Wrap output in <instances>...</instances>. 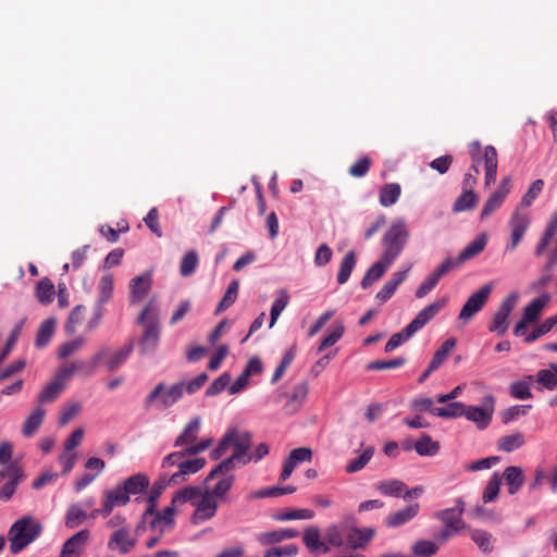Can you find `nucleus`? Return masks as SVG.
Masks as SVG:
<instances>
[{
  "mask_svg": "<svg viewBox=\"0 0 557 557\" xmlns=\"http://www.w3.org/2000/svg\"><path fill=\"white\" fill-rule=\"evenodd\" d=\"M251 443L252 437L249 432L240 431L236 428L230 429L212 450L211 458L215 460L221 458L231 447L233 448V454L211 470V476L223 469L233 470L237 465L245 466L249 463L248 454Z\"/></svg>",
  "mask_w": 557,
  "mask_h": 557,
  "instance_id": "1",
  "label": "nucleus"
},
{
  "mask_svg": "<svg viewBox=\"0 0 557 557\" xmlns=\"http://www.w3.org/2000/svg\"><path fill=\"white\" fill-rule=\"evenodd\" d=\"M206 465L202 457H193L185 450L166 455L162 460L163 473L177 485L186 481L187 476L201 470Z\"/></svg>",
  "mask_w": 557,
  "mask_h": 557,
  "instance_id": "2",
  "label": "nucleus"
},
{
  "mask_svg": "<svg viewBox=\"0 0 557 557\" xmlns=\"http://www.w3.org/2000/svg\"><path fill=\"white\" fill-rule=\"evenodd\" d=\"M42 532L41 523L33 516H23L10 528L8 537L12 554H18L32 544Z\"/></svg>",
  "mask_w": 557,
  "mask_h": 557,
  "instance_id": "3",
  "label": "nucleus"
},
{
  "mask_svg": "<svg viewBox=\"0 0 557 557\" xmlns=\"http://www.w3.org/2000/svg\"><path fill=\"white\" fill-rule=\"evenodd\" d=\"M184 395V382L166 385L158 383L145 397L146 410L165 411L174 406Z\"/></svg>",
  "mask_w": 557,
  "mask_h": 557,
  "instance_id": "4",
  "label": "nucleus"
},
{
  "mask_svg": "<svg viewBox=\"0 0 557 557\" xmlns=\"http://www.w3.org/2000/svg\"><path fill=\"white\" fill-rule=\"evenodd\" d=\"M138 322L144 325V334L139 341L140 354L153 352L159 344L160 330L158 323V308L153 301H149L138 317Z\"/></svg>",
  "mask_w": 557,
  "mask_h": 557,
  "instance_id": "5",
  "label": "nucleus"
},
{
  "mask_svg": "<svg viewBox=\"0 0 557 557\" xmlns=\"http://www.w3.org/2000/svg\"><path fill=\"white\" fill-rule=\"evenodd\" d=\"M409 238V231L404 219L394 220L382 238L383 253L386 261L395 262Z\"/></svg>",
  "mask_w": 557,
  "mask_h": 557,
  "instance_id": "6",
  "label": "nucleus"
},
{
  "mask_svg": "<svg viewBox=\"0 0 557 557\" xmlns=\"http://www.w3.org/2000/svg\"><path fill=\"white\" fill-rule=\"evenodd\" d=\"M532 218L529 210L515 208L508 220L509 239L505 252H513L520 245L531 226Z\"/></svg>",
  "mask_w": 557,
  "mask_h": 557,
  "instance_id": "7",
  "label": "nucleus"
},
{
  "mask_svg": "<svg viewBox=\"0 0 557 557\" xmlns=\"http://www.w3.org/2000/svg\"><path fill=\"white\" fill-rule=\"evenodd\" d=\"M493 292V284L488 283L481 286L474 292L462 306L458 320L463 324L468 323L478 312H480L486 305Z\"/></svg>",
  "mask_w": 557,
  "mask_h": 557,
  "instance_id": "8",
  "label": "nucleus"
},
{
  "mask_svg": "<svg viewBox=\"0 0 557 557\" xmlns=\"http://www.w3.org/2000/svg\"><path fill=\"white\" fill-rule=\"evenodd\" d=\"M104 350H100L99 352H97L94 356L91 363L89 366H87L83 361L64 364L59 368L52 380H54L57 383L61 384V386L65 388L66 383L71 380V377L74 375L76 371H85L86 375H92L97 367L99 366L100 361L104 357Z\"/></svg>",
  "mask_w": 557,
  "mask_h": 557,
  "instance_id": "9",
  "label": "nucleus"
},
{
  "mask_svg": "<svg viewBox=\"0 0 557 557\" xmlns=\"http://www.w3.org/2000/svg\"><path fill=\"white\" fill-rule=\"evenodd\" d=\"M518 302V294H509L500 304L496 311L492 323L488 326L490 332H495L498 335H504L509 326L508 318Z\"/></svg>",
  "mask_w": 557,
  "mask_h": 557,
  "instance_id": "10",
  "label": "nucleus"
},
{
  "mask_svg": "<svg viewBox=\"0 0 557 557\" xmlns=\"http://www.w3.org/2000/svg\"><path fill=\"white\" fill-rule=\"evenodd\" d=\"M511 189V180L509 176L504 177L499 184V186L496 188L494 193L490 195V197L486 199L480 218L482 220H485L488 218L493 212L498 210L503 203L505 202L507 196L509 195Z\"/></svg>",
  "mask_w": 557,
  "mask_h": 557,
  "instance_id": "11",
  "label": "nucleus"
},
{
  "mask_svg": "<svg viewBox=\"0 0 557 557\" xmlns=\"http://www.w3.org/2000/svg\"><path fill=\"white\" fill-rule=\"evenodd\" d=\"M448 298L442 297L434 302L423 308L414 319L407 325L409 335H414L420 331L429 321H431L447 304Z\"/></svg>",
  "mask_w": 557,
  "mask_h": 557,
  "instance_id": "12",
  "label": "nucleus"
},
{
  "mask_svg": "<svg viewBox=\"0 0 557 557\" xmlns=\"http://www.w3.org/2000/svg\"><path fill=\"white\" fill-rule=\"evenodd\" d=\"M195 507L196 509L191 517V522L199 524L215 516L219 500L207 492H201V496L196 500Z\"/></svg>",
  "mask_w": 557,
  "mask_h": 557,
  "instance_id": "13",
  "label": "nucleus"
},
{
  "mask_svg": "<svg viewBox=\"0 0 557 557\" xmlns=\"http://www.w3.org/2000/svg\"><path fill=\"white\" fill-rule=\"evenodd\" d=\"M465 511V502L462 498L455 500V507L446 508L436 512V518L441 520L447 529L459 531L465 527L462 513Z\"/></svg>",
  "mask_w": 557,
  "mask_h": 557,
  "instance_id": "14",
  "label": "nucleus"
},
{
  "mask_svg": "<svg viewBox=\"0 0 557 557\" xmlns=\"http://www.w3.org/2000/svg\"><path fill=\"white\" fill-rule=\"evenodd\" d=\"M232 470L223 469L216 474L211 476V472L208 474L206 482L216 480L212 487L207 488L205 492L215 497L216 499L222 498L231 490L234 483V475L231 473Z\"/></svg>",
  "mask_w": 557,
  "mask_h": 557,
  "instance_id": "15",
  "label": "nucleus"
},
{
  "mask_svg": "<svg viewBox=\"0 0 557 557\" xmlns=\"http://www.w3.org/2000/svg\"><path fill=\"white\" fill-rule=\"evenodd\" d=\"M151 285L152 276L149 272L132 278L129 282V302L136 305L143 301L149 294Z\"/></svg>",
  "mask_w": 557,
  "mask_h": 557,
  "instance_id": "16",
  "label": "nucleus"
},
{
  "mask_svg": "<svg viewBox=\"0 0 557 557\" xmlns=\"http://www.w3.org/2000/svg\"><path fill=\"white\" fill-rule=\"evenodd\" d=\"M8 481L0 488V500L8 502L14 495L17 485L22 482L24 473L21 467L15 463H9L5 469Z\"/></svg>",
  "mask_w": 557,
  "mask_h": 557,
  "instance_id": "17",
  "label": "nucleus"
},
{
  "mask_svg": "<svg viewBox=\"0 0 557 557\" xmlns=\"http://www.w3.org/2000/svg\"><path fill=\"white\" fill-rule=\"evenodd\" d=\"M136 539L131 536L128 528H121L112 533L108 541V548L125 555L136 546Z\"/></svg>",
  "mask_w": 557,
  "mask_h": 557,
  "instance_id": "18",
  "label": "nucleus"
},
{
  "mask_svg": "<svg viewBox=\"0 0 557 557\" xmlns=\"http://www.w3.org/2000/svg\"><path fill=\"white\" fill-rule=\"evenodd\" d=\"M89 536L90 532L87 529L76 532L63 544L60 555L64 557H79Z\"/></svg>",
  "mask_w": 557,
  "mask_h": 557,
  "instance_id": "19",
  "label": "nucleus"
},
{
  "mask_svg": "<svg viewBox=\"0 0 557 557\" xmlns=\"http://www.w3.org/2000/svg\"><path fill=\"white\" fill-rule=\"evenodd\" d=\"M491 401L490 406L485 407H474L469 406L466 408L465 417L476 424L479 429H485L492 421L494 407H493V397L488 398Z\"/></svg>",
  "mask_w": 557,
  "mask_h": 557,
  "instance_id": "20",
  "label": "nucleus"
},
{
  "mask_svg": "<svg viewBox=\"0 0 557 557\" xmlns=\"http://www.w3.org/2000/svg\"><path fill=\"white\" fill-rule=\"evenodd\" d=\"M176 508L172 504L165 507L163 510L156 511L152 515L153 519L150 522L151 529L163 534L168 530L172 529L175 521Z\"/></svg>",
  "mask_w": 557,
  "mask_h": 557,
  "instance_id": "21",
  "label": "nucleus"
},
{
  "mask_svg": "<svg viewBox=\"0 0 557 557\" xmlns=\"http://www.w3.org/2000/svg\"><path fill=\"white\" fill-rule=\"evenodd\" d=\"M410 270L411 264H409L403 271H397L393 273L391 278L387 280L383 287L377 292L375 298L381 302L387 301L394 295L398 286L407 278Z\"/></svg>",
  "mask_w": 557,
  "mask_h": 557,
  "instance_id": "22",
  "label": "nucleus"
},
{
  "mask_svg": "<svg viewBox=\"0 0 557 557\" xmlns=\"http://www.w3.org/2000/svg\"><path fill=\"white\" fill-rule=\"evenodd\" d=\"M102 502L104 503V510H114L115 507L126 506L131 498L127 496L121 483L112 488H108L103 492Z\"/></svg>",
  "mask_w": 557,
  "mask_h": 557,
  "instance_id": "23",
  "label": "nucleus"
},
{
  "mask_svg": "<svg viewBox=\"0 0 557 557\" xmlns=\"http://www.w3.org/2000/svg\"><path fill=\"white\" fill-rule=\"evenodd\" d=\"M170 485H174V484L164 473H162L160 475V478L153 483V485L150 490V494H149V497L147 500L148 507L143 515V519L146 520V519H148V517H150L154 513L158 498L160 497L162 492Z\"/></svg>",
  "mask_w": 557,
  "mask_h": 557,
  "instance_id": "24",
  "label": "nucleus"
},
{
  "mask_svg": "<svg viewBox=\"0 0 557 557\" xmlns=\"http://www.w3.org/2000/svg\"><path fill=\"white\" fill-rule=\"evenodd\" d=\"M121 485L131 498V495L145 493L150 485V480L147 474L139 472L125 479Z\"/></svg>",
  "mask_w": 557,
  "mask_h": 557,
  "instance_id": "25",
  "label": "nucleus"
},
{
  "mask_svg": "<svg viewBox=\"0 0 557 557\" xmlns=\"http://www.w3.org/2000/svg\"><path fill=\"white\" fill-rule=\"evenodd\" d=\"M420 505L418 503L411 504L386 518V525L389 528H398L412 520L419 512Z\"/></svg>",
  "mask_w": 557,
  "mask_h": 557,
  "instance_id": "26",
  "label": "nucleus"
},
{
  "mask_svg": "<svg viewBox=\"0 0 557 557\" xmlns=\"http://www.w3.org/2000/svg\"><path fill=\"white\" fill-rule=\"evenodd\" d=\"M469 151H470V154H471V158H472V166H471V171H473L474 174L472 173H467L463 177V189H470L472 190L473 186L475 185L476 183V175L479 174V168H478V164L481 162L482 160V157H481V145L479 141H473L469 145Z\"/></svg>",
  "mask_w": 557,
  "mask_h": 557,
  "instance_id": "27",
  "label": "nucleus"
},
{
  "mask_svg": "<svg viewBox=\"0 0 557 557\" xmlns=\"http://www.w3.org/2000/svg\"><path fill=\"white\" fill-rule=\"evenodd\" d=\"M488 242L487 233H481L476 238L469 243L458 255L461 264L476 256H479L486 247Z\"/></svg>",
  "mask_w": 557,
  "mask_h": 557,
  "instance_id": "28",
  "label": "nucleus"
},
{
  "mask_svg": "<svg viewBox=\"0 0 557 557\" xmlns=\"http://www.w3.org/2000/svg\"><path fill=\"white\" fill-rule=\"evenodd\" d=\"M201 426V419L199 417H195L191 419L187 425L184 428L182 433L176 437L174 442L175 447H184L189 446L194 442H196L197 436L199 434Z\"/></svg>",
  "mask_w": 557,
  "mask_h": 557,
  "instance_id": "29",
  "label": "nucleus"
},
{
  "mask_svg": "<svg viewBox=\"0 0 557 557\" xmlns=\"http://www.w3.org/2000/svg\"><path fill=\"white\" fill-rule=\"evenodd\" d=\"M393 263L394 262L392 261L387 262L386 259L381 256V258L371 265V268L367 271L366 275L361 280L362 288L367 289L374 282L380 280Z\"/></svg>",
  "mask_w": 557,
  "mask_h": 557,
  "instance_id": "30",
  "label": "nucleus"
},
{
  "mask_svg": "<svg viewBox=\"0 0 557 557\" xmlns=\"http://www.w3.org/2000/svg\"><path fill=\"white\" fill-rule=\"evenodd\" d=\"M469 535L483 554H490L494 550L496 539L491 532L483 529H472Z\"/></svg>",
  "mask_w": 557,
  "mask_h": 557,
  "instance_id": "31",
  "label": "nucleus"
},
{
  "mask_svg": "<svg viewBox=\"0 0 557 557\" xmlns=\"http://www.w3.org/2000/svg\"><path fill=\"white\" fill-rule=\"evenodd\" d=\"M483 160L485 165V185L490 186L495 182L497 175L498 159L495 147H485Z\"/></svg>",
  "mask_w": 557,
  "mask_h": 557,
  "instance_id": "32",
  "label": "nucleus"
},
{
  "mask_svg": "<svg viewBox=\"0 0 557 557\" xmlns=\"http://www.w3.org/2000/svg\"><path fill=\"white\" fill-rule=\"evenodd\" d=\"M86 519L88 513L84 506L79 503L71 504L65 512L64 524L67 529H75L79 527Z\"/></svg>",
  "mask_w": 557,
  "mask_h": 557,
  "instance_id": "33",
  "label": "nucleus"
},
{
  "mask_svg": "<svg viewBox=\"0 0 557 557\" xmlns=\"http://www.w3.org/2000/svg\"><path fill=\"white\" fill-rule=\"evenodd\" d=\"M305 545L312 553H327L329 546L321 540L320 530L315 527H310L305 530L302 536Z\"/></svg>",
  "mask_w": 557,
  "mask_h": 557,
  "instance_id": "34",
  "label": "nucleus"
},
{
  "mask_svg": "<svg viewBox=\"0 0 557 557\" xmlns=\"http://www.w3.org/2000/svg\"><path fill=\"white\" fill-rule=\"evenodd\" d=\"M550 301V295L549 294H542L541 296L534 298L523 310L522 318L525 319V321H529L531 323L535 322L537 318L540 317L543 309L548 305Z\"/></svg>",
  "mask_w": 557,
  "mask_h": 557,
  "instance_id": "35",
  "label": "nucleus"
},
{
  "mask_svg": "<svg viewBox=\"0 0 557 557\" xmlns=\"http://www.w3.org/2000/svg\"><path fill=\"white\" fill-rule=\"evenodd\" d=\"M504 479L510 495L518 493L524 483L523 471L520 467L516 466H510L505 469Z\"/></svg>",
  "mask_w": 557,
  "mask_h": 557,
  "instance_id": "36",
  "label": "nucleus"
},
{
  "mask_svg": "<svg viewBox=\"0 0 557 557\" xmlns=\"http://www.w3.org/2000/svg\"><path fill=\"white\" fill-rule=\"evenodd\" d=\"M45 414L46 410L41 406L36 407L23 423V435L26 437L33 436L41 425Z\"/></svg>",
  "mask_w": 557,
  "mask_h": 557,
  "instance_id": "37",
  "label": "nucleus"
},
{
  "mask_svg": "<svg viewBox=\"0 0 557 557\" xmlns=\"http://www.w3.org/2000/svg\"><path fill=\"white\" fill-rule=\"evenodd\" d=\"M98 298L96 306L104 308V305L112 298L114 292V280L112 274H104L98 283Z\"/></svg>",
  "mask_w": 557,
  "mask_h": 557,
  "instance_id": "38",
  "label": "nucleus"
},
{
  "mask_svg": "<svg viewBox=\"0 0 557 557\" xmlns=\"http://www.w3.org/2000/svg\"><path fill=\"white\" fill-rule=\"evenodd\" d=\"M376 490L385 496L403 497L406 490V484L397 479L382 480L376 483Z\"/></svg>",
  "mask_w": 557,
  "mask_h": 557,
  "instance_id": "39",
  "label": "nucleus"
},
{
  "mask_svg": "<svg viewBox=\"0 0 557 557\" xmlns=\"http://www.w3.org/2000/svg\"><path fill=\"white\" fill-rule=\"evenodd\" d=\"M401 194V188L398 183H389L380 189L379 202L382 207H391L395 205Z\"/></svg>",
  "mask_w": 557,
  "mask_h": 557,
  "instance_id": "40",
  "label": "nucleus"
},
{
  "mask_svg": "<svg viewBox=\"0 0 557 557\" xmlns=\"http://www.w3.org/2000/svg\"><path fill=\"white\" fill-rule=\"evenodd\" d=\"M373 535H374L373 529L354 528L350 530V532L348 534V544L355 549L362 548L372 540Z\"/></svg>",
  "mask_w": 557,
  "mask_h": 557,
  "instance_id": "41",
  "label": "nucleus"
},
{
  "mask_svg": "<svg viewBox=\"0 0 557 557\" xmlns=\"http://www.w3.org/2000/svg\"><path fill=\"white\" fill-rule=\"evenodd\" d=\"M525 443L524 435L521 432H515L502 436L497 442V448L505 453H511Z\"/></svg>",
  "mask_w": 557,
  "mask_h": 557,
  "instance_id": "42",
  "label": "nucleus"
},
{
  "mask_svg": "<svg viewBox=\"0 0 557 557\" xmlns=\"http://www.w3.org/2000/svg\"><path fill=\"white\" fill-rule=\"evenodd\" d=\"M201 496V488L197 486H186L180 491H177L173 498L172 505H183L186 503H190L195 506L196 500Z\"/></svg>",
  "mask_w": 557,
  "mask_h": 557,
  "instance_id": "43",
  "label": "nucleus"
},
{
  "mask_svg": "<svg viewBox=\"0 0 557 557\" xmlns=\"http://www.w3.org/2000/svg\"><path fill=\"white\" fill-rule=\"evenodd\" d=\"M532 382H533L532 375H528L523 380L512 382L509 387L510 395L513 398L521 399V400L532 398V393H531V383Z\"/></svg>",
  "mask_w": 557,
  "mask_h": 557,
  "instance_id": "44",
  "label": "nucleus"
},
{
  "mask_svg": "<svg viewBox=\"0 0 557 557\" xmlns=\"http://www.w3.org/2000/svg\"><path fill=\"white\" fill-rule=\"evenodd\" d=\"M55 323V319L49 318L40 324L36 336V347L44 348L48 345L54 334Z\"/></svg>",
  "mask_w": 557,
  "mask_h": 557,
  "instance_id": "45",
  "label": "nucleus"
},
{
  "mask_svg": "<svg viewBox=\"0 0 557 557\" xmlns=\"http://www.w3.org/2000/svg\"><path fill=\"white\" fill-rule=\"evenodd\" d=\"M446 407H438L433 410V416L450 419V418H458L462 417L466 413L467 406L463 405L460 401H449L446 403Z\"/></svg>",
  "mask_w": 557,
  "mask_h": 557,
  "instance_id": "46",
  "label": "nucleus"
},
{
  "mask_svg": "<svg viewBox=\"0 0 557 557\" xmlns=\"http://www.w3.org/2000/svg\"><path fill=\"white\" fill-rule=\"evenodd\" d=\"M455 338L446 339L441 347L434 352L433 358L431 360V370H437L447 359L454 347L456 346Z\"/></svg>",
  "mask_w": 557,
  "mask_h": 557,
  "instance_id": "47",
  "label": "nucleus"
},
{
  "mask_svg": "<svg viewBox=\"0 0 557 557\" xmlns=\"http://www.w3.org/2000/svg\"><path fill=\"white\" fill-rule=\"evenodd\" d=\"M544 188V181L539 178L535 180L527 193L522 196L519 205L516 208H521V210H529V207L532 206L534 200L539 197Z\"/></svg>",
  "mask_w": 557,
  "mask_h": 557,
  "instance_id": "48",
  "label": "nucleus"
},
{
  "mask_svg": "<svg viewBox=\"0 0 557 557\" xmlns=\"http://www.w3.org/2000/svg\"><path fill=\"white\" fill-rule=\"evenodd\" d=\"M288 302H289V296H288L287 292L285 289H281L277 293V297L275 298V300L273 301V304L271 306L270 323H269L270 329L273 327V325L277 321L282 311L287 307Z\"/></svg>",
  "mask_w": 557,
  "mask_h": 557,
  "instance_id": "49",
  "label": "nucleus"
},
{
  "mask_svg": "<svg viewBox=\"0 0 557 557\" xmlns=\"http://www.w3.org/2000/svg\"><path fill=\"white\" fill-rule=\"evenodd\" d=\"M356 262L357 258L355 251H348L341 262L339 271L337 273L338 284L343 285L349 280Z\"/></svg>",
  "mask_w": 557,
  "mask_h": 557,
  "instance_id": "50",
  "label": "nucleus"
},
{
  "mask_svg": "<svg viewBox=\"0 0 557 557\" xmlns=\"http://www.w3.org/2000/svg\"><path fill=\"white\" fill-rule=\"evenodd\" d=\"M478 203V196L473 190L463 189V193L456 199L453 206L455 212L472 210Z\"/></svg>",
  "mask_w": 557,
  "mask_h": 557,
  "instance_id": "51",
  "label": "nucleus"
},
{
  "mask_svg": "<svg viewBox=\"0 0 557 557\" xmlns=\"http://www.w3.org/2000/svg\"><path fill=\"white\" fill-rule=\"evenodd\" d=\"M374 455V448L372 446L366 448L362 454L347 462L345 471L347 473H356L361 471L372 459Z\"/></svg>",
  "mask_w": 557,
  "mask_h": 557,
  "instance_id": "52",
  "label": "nucleus"
},
{
  "mask_svg": "<svg viewBox=\"0 0 557 557\" xmlns=\"http://www.w3.org/2000/svg\"><path fill=\"white\" fill-rule=\"evenodd\" d=\"M500 484V474L498 472H494L483 491L482 500L484 504L496 500L499 494Z\"/></svg>",
  "mask_w": 557,
  "mask_h": 557,
  "instance_id": "53",
  "label": "nucleus"
},
{
  "mask_svg": "<svg viewBox=\"0 0 557 557\" xmlns=\"http://www.w3.org/2000/svg\"><path fill=\"white\" fill-rule=\"evenodd\" d=\"M63 389L64 387L61 386V384L57 383L54 380H51L39 393L38 403L40 405L53 403Z\"/></svg>",
  "mask_w": 557,
  "mask_h": 557,
  "instance_id": "54",
  "label": "nucleus"
},
{
  "mask_svg": "<svg viewBox=\"0 0 557 557\" xmlns=\"http://www.w3.org/2000/svg\"><path fill=\"white\" fill-rule=\"evenodd\" d=\"M54 285L49 278H42L36 287V296L40 304L48 305L53 300Z\"/></svg>",
  "mask_w": 557,
  "mask_h": 557,
  "instance_id": "55",
  "label": "nucleus"
},
{
  "mask_svg": "<svg viewBox=\"0 0 557 557\" xmlns=\"http://www.w3.org/2000/svg\"><path fill=\"white\" fill-rule=\"evenodd\" d=\"M414 449L420 456H434L437 454L440 445L425 434L416 442Z\"/></svg>",
  "mask_w": 557,
  "mask_h": 557,
  "instance_id": "56",
  "label": "nucleus"
},
{
  "mask_svg": "<svg viewBox=\"0 0 557 557\" xmlns=\"http://www.w3.org/2000/svg\"><path fill=\"white\" fill-rule=\"evenodd\" d=\"M239 283L237 280H233L216 307V313L223 312L228 309L237 299Z\"/></svg>",
  "mask_w": 557,
  "mask_h": 557,
  "instance_id": "57",
  "label": "nucleus"
},
{
  "mask_svg": "<svg viewBox=\"0 0 557 557\" xmlns=\"http://www.w3.org/2000/svg\"><path fill=\"white\" fill-rule=\"evenodd\" d=\"M308 396V383L301 382L294 386L290 399L286 404L287 407H292L293 410L298 409Z\"/></svg>",
  "mask_w": 557,
  "mask_h": 557,
  "instance_id": "58",
  "label": "nucleus"
},
{
  "mask_svg": "<svg viewBox=\"0 0 557 557\" xmlns=\"http://www.w3.org/2000/svg\"><path fill=\"white\" fill-rule=\"evenodd\" d=\"M133 348H134L133 343H129V344L125 345L124 347H122L116 352H114L111 356V358L108 360L107 368L110 371L117 369L121 364H123L127 360V358L129 357V355L133 351Z\"/></svg>",
  "mask_w": 557,
  "mask_h": 557,
  "instance_id": "59",
  "label": "nucleus"
},
{
  "mask_svg": "<svg viewBox=\"0 0 557 557\" xmlns=\"http://www.w3.org/2000/svg\"><path fill=\"white\" fill-rule=\"evenodd\" d=\"M199 263L198 255L195 250H190L183 257L180 264V273L182 276L191 275Z\"/></svg>",
  "mask_w": 557,
  "mask_h": 557,
  "instance_id": "60",
  "label": "nucleus"
},
{
  "mask_svg": "<svg viewBox=\"0 0 557 557\" xmlns=\"http://www.w3.org/2000/svg\"><path fill=\"white\" fill-rule=\"evenodd\" d=\"M314 517V511L311 509H292L280 513L275 517L278 521L289 520H310Z\"/></svg>",
  "mask_w": 557,
  "mask_h": 557,
  "instance_id": "61",
  "label": "nucleus"
},
{
  "mask_svg": "<svg viewBox=\"0 0 557 557\" xmlns=\"http://www.w3.org/2000/svg\"><path fill=\"white\" fill-rule=\"evenodd\" d=\"M557 323V314L554 317L547 318L543 321L537 327H535L531 333H529L525 337V342L531 343L537 339L540 336L548 333Z\"/></svg>",
  "mask_w": 557,
  "mask_h": 557,
  "instance_id": "62",
  "label": "nucleus"
},
{
  "mask_svg": "<svg viewBox=\"0 0 557 557\" xmlns=\"http://www.w3.org/2000/svg\"><path fill=\"white\" fill-rule=\"evenodd\" d=\"M536 382L543 387L553 391L557 387V375L555 374L553 367L549 369H542L536 374Z\"/></svg>",
  "mask_w": 557,
  "mask_h": 557,
  "instance_id": "63",
  "label": "nucleus"
},
{
  "mask_svg": "<svg viewBox=\"0 0 557 557\" xmlns=\"http://www.w3.org/2000/svg\"><path fill=\"white\" fill-rule=\"evenodd\" d=\"M85 312L86 308L83 305L75 306L72 309L65 324V330L67 333H74L76 331V326L83 321Z\"/></svg>",
  "mask_w": 557,
  "mask_h": 557,
  "instance_id": "64",
  "label": "nucleus"
}]
</instances>
